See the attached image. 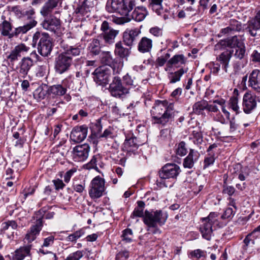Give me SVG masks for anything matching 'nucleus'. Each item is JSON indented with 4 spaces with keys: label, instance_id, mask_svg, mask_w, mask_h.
Wrapping results in <instances>:
<instances>
[{
    "label": "nucleus",
    "instance_id": "c85d7f7f",
    "mask_svg": "<svg viewBox=\"0 0 260 260\" xmlns=\"http://www.w3.org/2000/svg\"><path fill=\"white\" fill-rule=\"evenodd\" d=\"M212 103L214 104V105H212V112L217 111L218 110V108H220L222 109V111L226 118L229 120L230 116V112L223 107L225 100L219 96H216L212 100Z\"/></svg>",
    "mask_w": 260,
    "mask_h": 260
},
{
    "label": "nucleus",
    "instance_id": "680f3d73",
    "mask_svg": "<svg viewBox=\"0 0 260 260\" xmlns=\"http://www.w3.org/2000/svg\"><path fill=\"white\" fill-rule=\"evenodd\" d=\"M75 172V169H71L66 172L64 176V180L66 183L69 182L71 179V177Z\"/></svg>",
    "mask_w": 260,
    "mask_h": 260
},
{
    "label": "nucleus",
    "instance_id": "79ce46f5",
    "mask_svg": "<svg viewBox=\"0 0 260 260\" xmlns=\"http://www.w3.org/2000/svg\"><path fill=\"white\" fill-rule=\"evenodd\" d=\"M100 157L99 155H94L90 161L84 165V168L87 169V170H90L92 169H94L96 171H98V168H97V162L98 161L99 159H100Z\"/></svg>",
    "mask_w": 260,
    "mask_h": 260
},
{
    "label": "nucleus",
    "instance_id": "39448f33",
    "mask_svg": "<svg viewBox=\"0 0 260 260\" xmlns=\"http://www.w3.org/2000/svg\"><path fill=\"white\" fill-rule=\"evenodd\" d=\"M35 11L31 7L28 8L26 10L23 12V16L28 21V22L23 26H19L15 29L16 36L20 34H25L31 28L35 27L37 24V21L36 20Z\"/></svg>",
    "mask_w": 260,
    "mask_h": 260
},
{
    "label": "nucleus",
    "instance_id": "c756f323",
    "mask_svg": "<svg viewBox=\"0 0 260 260\" xmlns=\"http://www.w3.org/2000/svg\"><path fill=\"white\" fill-rule=\"evenodd\" d=\"M199 153L193 149H191L187 156L184 158L183 161V166L184 168L191 169L193 166L194 162L198 159Z\"/></svg>",
    "mask_w": 260,
    "mask_h": 260
},
{
    "label": "nucleus",
    "instance_id": "58836bf2",
    "mask_svg": "<svg viewBox=\"0 0 260 260\" xmlns=\"http://www.w3.org/2000/svg\"><path fill=\"white\" fill-rule=\"evenodd\" d=\"M149 6L158 15H160L162 10V0H149Z\"/></svg>",
    "mask_w": 260,
    "mask_h": 260
},
{
    "label": "nucleus",
    "instance_id": "f3484780",
    "mask_svg": "<svg viewBox=\"0 0 260 260\" xmlns=\"http://www.w3.org/2000/svg\"><path fill=\"white\" fill-rule=\"evenodd\" d=\"M87 132V128L85 126L75 127L71 133L70 138L73 141L76 143L81 142L86 138Z\"/></svg>",
    "mask_w": 260,
    "mask_h": 260
},
{
    "label": "nucleus",
    "instance_id": "a211bd4d",
    "mask_svg": "<svg viewBox=\"0 0 260 260\" xmlns=\"http://www.w3.org/2000/svg\"><path fill=\"white\" fill-rule=\"evenodd\" d=\"M140 33V30L137 28L126 29L123 34V41L124 44L128 47L133 46Z\"/></svg>",
    "mask_w": 260,
    "mask_h": 260
},
{
    "label": "nucleus",
    "instance_id": "37998d69",
    "mask_svg": "<svg viewBox=\"0 0 260 260\" xmlns=\"http://www.w3.org/2000/svg\"><path fill=\"white\" fill-rule=\"evenodd\" d=\"M231 57V51L226 50L222 53L218 57V60L225 67Z\"/></svg>",
    "mask_w": 260,
    "mask_h": 260
},
{
    "label": "nucleus",
    "instance_id": "6e6d98bb",
    "mask_svg": "<svg viewBox=\"0 0 260 260\" xmlns=\"http://www.w3.org/2000/svg\"><path fill=\"white\" fill-rule=\"evenodd\" d=\"M234 213L233 208L231 207L227 208L224 211L223 214L221 216V218L222 219H226L230 218Z\"/></svg>",
    "mask_w": 260,
    "mask_h": 260
},
{
    "label": "nucleus",
    "instance_id": "774afa93",
    "mask_svg": "<svg viewBox=\"0 0 260 260\" xmlns=\"http://www.w3.org/2000/svg\"><path fill=\"white\" fill-rule=\"evenodd\" d=\"M252 60L260 63V53L254 50L252 54Z\"/></svg>",
    "mask_w": 260,
    "mask_h": 260
},
{
    "label": "nucleus",
    "instance_id": "aec40b11",
    "mask_svg": "<svg viewBox=\"0 0 260 260\" xmlns=\"http://www.w3.org/2000/svg\"><path fill=\"white\" fill-rule=\"evenodd\" d=\"M59 3H61V0H47L40 9V14L44 17H48L52 14Z\"/></svg>",
    "mask_w": 260,
    "mask_h": 260
},
{
    "label": "nucleus",
    "instance_id": "8fccbe9b",
    "mask_svg": "<svg viewBox=\"0 0 260 260\" xmlns=\"http://www.w3.org/2000/svg\"><path fill=\"white\" fill-rule=\"evenodd\" d=\"M187 150L184 142L182 141L178 144L176 149V153L177 155L182 156L186 155Z\"/></svg>",
    "mask_w": 260,
    "mask_h": 260
},
{
    "label": "nucleus",
    "instance_id": "7ed1b4c3",
    "mask_svg": "<svg viewBox=\"0 0 260 260\" xmlns=\"http://www.w3.org/2000/svg\"><path fill=\"white\" fill-rule=\"evenodd\" d=\"M135 5V0H112L110 4H107L106 9L110 13L117 12L127 16Z\"/></svg>",
    "mask_w": 260,
    "mask_h": 260
},
{
    "label": "nucleus",
    "instance_id": "49530a36",
    "mask_svg": "<svg viewBox=\"0 0 260 260\" xmlns=\"http://www.w3.org/2000/svg\"><path fill=\"white\" fill-rule=\"evenodd\" d=\"M133 238V231L130 229H126L122 232V241L125 243H130L132 241Z\"/></svg>",
    "mask_w": 260,
    "mask_h": 260
},
{
    "label": "nucleus",
    "instance_id": "6ab92c4d",
    "mask_svg": "<svg viewBox=\"0 0 260 260\" xmlns=\"http://www.w3.org/2000/svg\"><path fill=\"white\" fill-rule=\"evenodd\" d=\"M49 17L45 19L41 23V25L45 29L50 31H55L60 25V20L53 15H50Z\"/></svg>",
    "mask_w": 260,
    "mask_h": 260
},
{
    "label": "nucleus",
    "instance_id": "0eeeda50",
    "mask_svg": "<svg viewBox=\"0 0 260 260\" xmlns=\"http://www.w3.org/2000/svg\"><path fill=\"white\" fill-rule=\"evenodd\" d=\"M72 63V58L64 52L59 54L55 58V69L61 74L68 71Z\"/></svg>",
    "mask_w": 260,
    "mask_h": 260
},
{
    "label": "nucleus",
    "instance_id": "4d7b16f0",
    "mask_svg": "<svg viewBox=\"0 0 260 260\" xmlns=\"http://www.w3.org/2000/svg\"><path fill=\"white\" fill-rule=\"evenodd\" d=\"M144 214L143 212V210L140 209V208H135L134 209L131 217L132 218H134L135 217H144Z\"/></svg>",
    "mask_w": 260,
    "mask_h": 260
},
{
    "label": "nucleus",
    "instance_id": "f8f14e48",
    "mask_svg": "<svg viewBox=\"0 0 260 260\" xmlns=\"http://www.w3.org/2000/svg\"><path fill=\"white\" fill-rule=\"evenodd\" d=\"M109 91L112 96L118 98L128 93V89L122 85L120 78L118 77L113 78L110 85Z\"/></svg>",
    "mask_w": 260,
    "mask_h": 260
},
{
    "label": "nucleus",
    "instance_id": "603ef678",
    "mask_svg": "<svg viewBox=\"0 0 260 260\" xmlns=\"http://www.w3.org/2000/svg\"><path fill=\"white\" fill-rule=\"evenodd\" d=\"M192 136V139L194 144H199L202 143L203 141L202 136L200 132L193 131Z\"/></svg>",
    "mask_w": 260,
    "mask_h": 260
},
{
    "label": "nucleus",
    "instance_id": "473e14b6",
    "mask_svg": "<svg viewBox=\"0 0 260 260\" xmlns=\"http://www.w3.org/2000/svg\"><path fill=\"white\" fill-rule=\"evenodd\" d=\"M0 27L1 34L3 36H7L9 38H12L14 36H16L15 31L13 32L10 33L12 30V26L9 22L4 20L2 24L0 25Z\"/></svg>",
    "mask_w": 260,
    "mask_h": 260
},
{
    "label": "nucleus",
    "instance_id": "9b49d317",
    "mask_svg": "<svg viewBox=\"0 0 260 260\" xmlns=\"http://www.w3.org/2000/svg\"><path fill=\"white\" fill-rule=\"evenodd\" d=\"M180 172L179 167L175 164H167L165 165L159 172L160 178L163 179H174Z\"/></svg>",
    "mask_w": 260,
    "mask_h": 260
},
{
    "label": "nucleus",
    "instance_id": "393cba45",
    "mask_svg": "<svg viewBox=\"0 0 260 260\" xmlns=\"http://www.w3.org/2000/svg\"><path fill=\"white\" fill-rule=\"evenodd\" d=\"M30 250V246L21 247L15 251L12 257L8 255L6 258H8L9 260H22L25 257L29 255Z\"/></svg>",
    "mask_w": 260,
    "mask_h": 260
},
{
    "label": "nucleus",
    "instance_id": "423d86ee",
    "mask_svg": "<svg viewBox=\"0 0 260 260\" xmlns=\"http://www.w3.org/2000/svg\"><path fill=\"white\" fill-rule=\"evenodd\" d=\"M105 181L99 176L94 177L91 181L89 195L90 197L95 200L101 197L105 190Z\"/></svg>",
    "mask_w": 260,
    "mask_h": 260
},
{
    "label": "nucleus",
    "instance_id": "9d476101",
    "mask_svg": "<svg viewBox=\"0 0 260 260\" xmlns=\"http://www.w3.org/2000/svg\"><path fill=\"white\" fill-rule=\"evenodd\" d=\"M101 30L102 32L100 34L99 37L103 39L105 42L108 44L113 43L118 33V31L110 27L108 22L106 21H104L102 23Z\"/></svg>",
    "mask_w": 260,
    "mask_h": 260
},
{
    "label": "nucleus",
    "instance_id": "a19ab883",
    "mask_svg": "<svg viewBox=\"0 0 260 260\" xmlns=\"http://www.w3.org/2000/svg\"><path fill=\"white\" fill-rule=\"evenodd\" d=\"M88 49L90 52L93 54H98L100 53L101 49V46L99 40L96 39H93L89 44Z\"/></svg>",
    "mask_w": 260,
    "mask_h": 260
},
{
    "label": "nucleus",
    "instance_id": "f03ea898",
    "mask_svg": "<svg viewBox=\"0 0 260 260\" xmlns=\"http://www.w3.org/2000/svg\"><path fill=\"white\" fill-rule=\"evenodd\" d=\"M39 40L38 47L39 52L42 56H48L50 53L52 48V44L49 35L46 32H36L32 37V45L34 47L36 46Z\"/></svg>",
    "mask_w": 260,
    "mask_h": 260
},
{
    "label": "nucleus",
    "instance_id": "5701e85b",
    "mask_svg": "<svg viewBox=\"0 0 260 260\" xmlns=\"http://www.w3.org/2000/svg\"><path fill=\"white\" fill-rule=\"evenodd\" d=\"M152 47L153 41L152 39L147 37H143L138 43V50L142 53H147L151 51Z\"/></svg>",
    "mask_w": 260,
    "mask_h": 260
},
{
    "label": "nucleus",
    "instance_id": "de8ad7c7",
    "mask_svg": "<svg viewBox=\"0 0 260 260\" xmlns=\"http://www.w3.org/2000/svg\"><path fill=\"white\" fill-rule=\"evenodd\" d=\"M47 90L43 89V87L39 86L34 92V96L38 100L44 99L47 94Z\"/></svg>",
    "mask_w": 260,
    "mask_h": 260
},
{
    "label": "nucleus",
    "instance_id": "052dcab7",
    "mask_svg": "<svg viewBox=\"0 0 260 260\" xmlns=\"http://www.w3.org/2000/svg\"><path fill=\"white\" fill-rule=\"evenodd\" d=\"M85 188V183L75 184L73 185L74 190L79 193H82L84 190Z\"/></svg>",
    "mask_w": 260,
    "mask_h": 260
},
{
    "label": "nucleus",
    "instance_id": "dca6fc26",
    "mask_svg": "<svg viewBox=\"0 0 260 260\" xmlns=\"http://www.w3.org/2000/svg\"><path fill=\"white\" fill-rule=\"evenodd\" d=\"M256 96L251 93H246L243 98V110L246 113H250L256 106Z\"/></svg>",
    "mask_w": 260,
    "mask_h": 260
},
{
    "label": "nucleus",
    "instance_id": "f257e3e1",
    "mask_svg": "<svg viewBox=\"0 0 260 260\" xmlns=\"http://www.w3.org/2000/svg\"><path fill=\"white\" fill-rule=\"evenodd\" d=\"M173 104H169L166 100L157 101L151 110L154 122L165 125L173 119Z\"/></svg>",
    "mask_w": 260,
    "mask_h": 260
},
{
    "label": "nucleus",
    "instance_id": "6e6552de",
    "mask_svg": "<svg viewBox=\"0 0 260 260\" xmlns=\"http://www.w3.org/2000/svg\"><path fill=\"white\" fill-rule=\"evenodd\" d=\"M111 69L106 66L100 67L93 73L94 81L99 85H105L109 82Z\"/></svg>",
    "mask_w": 260,
    "mask_h": 260
},
{
    "label": "nucleus",
    "instance_id": "412c9836",
    "mask_svg": "<svg viewBox=\"0 0 260 260\" xmlns=\"http://www.w3.org/2000/svg\"><path fill=\"white\" fill-rule=\"evenodd\" d=\"M33 65L34 60L30 57H23L19 63L18 74L23 78H25Z\"/></svg>",
    "mask_w": 260,
    "mask_h": 260
},
{
    "label": "nucleus",
    "instance_id": "3c124183",
    "mask_svg": "<svg viewBox=\"0 0 260 260\" xmlns=\"http://www.w3.org/2000/svg\"><path fill=\"white\" fill-rule=\"evenodd\" d=\"M81 49L79 47L70 46L64 52L69 56L72 54L73 56H75L79 55L81 53Z\"/></svg>",
    "mask_w": 260,
    "mask_h": 260
},
{
    "label": "nucleus",
    "instance_id": "09e8293b",
    "mask_svg": "<svg viewBox=\"0 0 260 260\" xmlns=\"http://www.w3.org/2000/svg\"><path fill=\"white\" fill-rule=\"evenodd\" d=\"M84 235V232L83 230H79L74 233L69 235L67 237V240L71 242H76V240Z\"/></svg>",
    "mask_w": 260,
    "mask_h": 260
},
{
    "label": "nucleus",
    "instance_id": "20e7f679",
    "mask_svg": "<svg viewBox=\"0 0 260 260\" xmlns=\"http://www.w3.org/2000/svg\"><path fill=\"white\" fill-rule=\"evenodd\" d=\"M167 219L166 214H164L160 210L149 212L145 211L143 217L144 223L148 228H156L157 225L160 226L166 222Z\"/></svg>",
    "mask_w": 260,
    "mask_h": 260
},
{
    "label": "nucleus",
    "instance_id": "72a5a7b5",
    "mask_svg": "<svg viewBox=\"0 0 260 260\" xmlns=\"http://www.w3.org/2000/svg\"><path fill=\"white\" fill-rule=\"evenodd\" d=\"M115 53L121 58H124L129 55L130 50L124 48L122 42L119 41L115 44Z\"/></svg>",
    "mask_w": 260,
    "mask_h": 260
},
{
    "label": "nucleus",
    "instance_id": "13d9d810",
    "mask_svg": "<svg viewBox=\"0 0 260 260\" xmlns=\"http://www.w3.org/2000/svg\"><path fill=\"white\" fill-rule=\"evenodd\" d=\"M52 182L55 186L56 190L62 189L65 186V184L63 183V181L59 179L53 180Z\"/></svg>",
    "mask_w": 260,
    "mask_h": 260
},
{
    "label": "nucleus",
    "instance_id": "4468645a",
    "mask_svg": "<svg viewBox=\"0 0 260 260\" xmlns=\"http://www.w3.org/2000/svg\"><path fill=\"white\" fill-rule=\"evenodd\" d=\"M29 47L24 44H20L15 47L11 50L10 54L7 56V59L11 62H14L18 60V58L26 54L29 50Z\"/></svg>",
    "mask_w": 260,
    "mask_h": 260
},
{
    "label": "nucleus",
    "instance_id": "4be33fe9",
    "mask_svg": "<svg viewBox=\"0 0 260 260\" xmlns=\"http://www.w3.org/2000/svg\"><path fill=\"white\" fill-rule=\"evenodd\" d=\"M209 216L206 218H203V225L200 227V232L203 238L207 240H210L211 237V222Z\"/></svg>",
    "mask_w": 260,
    "mask_h": 260
},
{
    "label": "nucleus",
    "instance_id": "a18cd8bd",
    "mask_svg": "<svg viewBox=\"0 0 260 260\" xmlns=\"http://www.w3.org/2000/svg\"><path fill=\"white\" fill-rule=\"evenodd\" d=\"M229 107L234 111L236 114L239 112V106L238 105V100L237 97H232L229 102Z\"/></svg>",
    "mask_w": 260,
    "mask_h": 260
},
{
    "label": "nucleus",
    "instance_id": "0e129e2a",
    "mask_svg": "<svg viewBox=\"0 0 260 260\" xmlns=\"http://www.w3.org/2000/svg\"><path fill=\"white\" fill-rule=\"evenodd\" d=\"M203 255V252L200 249L195 250L190 252L191 257L199 258Z\"/></svg>",
    "mask_w": 260,
    "mask_h": 260
},
{
    "label": "nucleus",
    "instance_id": "2f4dec72",
    "mask_svg": "<svg viewBox=\"0 0 260 260\" xmlns=\"http://www.w3.org/2000/svg\"><path fill=\"white\" fill-rule=\"evenodd\" d=\"M242 27L241 24L236 20H232L230 26L222 29L223 34H232L234 31H240Z\"/></svg>",
    "mask_w": 260,
    "mask_h": 260
},
{
    "label": "nucleus",
    "instance_id": "e2e57ef3",
    "mask_svg": "<svg viewBox=\"0 0 260 260\" xmlns=\"http://www.w3.org/2000/svg\"><path fill=\"white\" fill-rule=\"evenodd\" d=\"M94 124V129L98 133L101 132L102 126L101 124V119H98L95 123H92Z\"/></svg>",
    "mask_w": 260,
    "mask_h": 260
},
{
    "label": "nucleus",
    "instance_id": "cd10ccee",
    "mask_svg": "<svg viewBox=\"0 0 260 260\" xmlns=\"http://www.w3.org/2000/svg\"><path fill=\"white\" fill-rule=\"evenodd\" d=\"M249 85L255 90L260 92V71L253 70L249 78Z\"/></svg>",
    "mask_w": 260,
    "mask_h": 260
},
{
    "label": "nucleus",
    "instance_id": "5fc2aeb1",
    "mask_svg": "<svg viewBox=\"0 0 260 260\" xmlns=\"http://www.w3.org/2000/svg\"><path fill=\"white\" fill-rule=\"evenodd\" d=\"M54 237L53 236H49L48 237L44 239L42 247H49L51 246L54 243Z\"/></svg>",
    "mask_w": 260,
    "mask_h": 260
},
{
    "label": "nucleus",
    "instance_id": "4c0bfd02",
    "mask_svg": "<svg viewBox=\"0 0 260 260\" xmlns=\"http://www.w3.org/2000/svg\"><path fill=\"white\" fill-rule=\"evenodd\" d=\"M187 72V70H184L183 69H180L178 71L174 72L171 73L169 75L170 82L171 83H175L180 80L181 77Z\"/></svg>",
    "mask_w": 260,
    "mask_h": 260
},
{
    "label": "nucleus",
    "instance_id": "bb28decb",
    "mask_svg": "<svg viewBox=\"0 0 260 260\" xmlns=\"http://www.w3.org/2000/svg\"><path fill=\"white\" fill-rule=\"evenodd\" d=\"M240 43H244L242 38L238 39L237 36H235L231 39L226 40H222L218 44L215 46V49H217L221 47H225L229 46L230 47H237L239 46Z\"/></svg>",
    "mask_w": 260,
    "mask_h": 260
},
{
    "label": "nucleus",
    "instance_id": "e433bc0d",
    "mask_svg": "<svg viewBox=\"0 0 260 260\" xmlns=\"http://www.w3.org/2000/svg\"><path fill=\"white\" fill-rule=\"evenodd\" d=\"M101 56V60L103 63L109 66V68L111 69H113V70H114L113 67V66H114V59L111 53L109 51H104L102 53Z\"/></svg>",
    "mask_w": 260,
    "mask_h": 260
},
{
    "label": "nucleus",
    "instance_id": "a878e982",
    "mask_svg": "<svg viewBox=\"0 0 260 260\" xmlns=\"http://www.w3.org/2000/svg\"><path fill=\"white\" fill-rule=\"evenodd\" d=\"M186 61V57L183 54H176L174 55L167 63L165 70H169L172 66L179 67L182 64L185 63Z\"/></svg>",
    "mask_w": 260,
    "mask_h": 260
},
{
    "label": "nucleus",
    "instance_id": "69168bd1",
    "mask_svg": "<svg viewBox=\"0 0 260 260\" xmlns=\"http://www.w3.org/2000/svg\"><path fill=\"white\" fill-rule=\"evenodd\" d=\"M223 192L227 193L229 196L232 195L235 192V188L232 186H225L223 190Z\"/></svg>",
    "mask_w": 260,
    "mask_h": 260
},
{
    "label": "nucleus",
    "instance_id": "bf43d9fd",
    "mask_svg": "<svg viewBox=\"0 0 260 260\" xmlns=\"http://www.w3.org/2000/svg\"><path fill=\"white\" fill-rule=\"evenodd\" d=\"M124 145L125 147H136L137 145L136 139L135 138H131L129 139H126L124 142Z\"/></svg>",
    "mask_w": 260,
    "mask_h": 260
},
{
    "label": "nucleus",
    "instance_id": "338daca9",
    "mask_svg": "<svg viewBox=\"0 0 260 260\" xmlns=\"http://www.w3.org/2000/svg\"><path fill=\"white\" fill-rule=\"evenodd\" d=\"M211 164V157L209 156L205 158L203 164V169L204 170L208 168L210 165Z\"/></svg>",
    "mask_w": 260,
    "mask_h": 260
},
{
    "label": "nucleus",
    "instance_id": "b1692460",
    "mask_svg": "<svg viewBox=\"0 0 260 260\" xmlns=\"http://www.w3.org/2000/svg\"><path fill=\"white\" fill-rule=\"evenodd\" d=\"M17 226L18 225L15 221L9 220L2 223L1 231L8 238L12 239L13 238V231L16 229Z\"/></svg>",
    "mask_w": 260,
    "mask_h": 260
},
{
    "label": "nucleus",
    "instance_id": "ddd939ff",
    "mask_svg": "<svg viewBox=\"0 0 260 260\" xmlns=\"http://www.w3.org/2000/svg\"><path fill=\"white\" fill-rule=\"evenodd\" d=\"M90 151V147L87 144L76 146L73 149V157L76 161H82L86 160Z\"/></svg>",
    "mask_w": 260,
    "mask_h": 260
},
{
    "label": "nucleus",
    "instance_id": "1a4fd4ad",
    "mask_svg": "<svg viewBox=\"0 0 260 260\" xmlns=\"http://www.w3.org/2000/svg\"><path fill=\"white\" fill-rule=\"evenodd\" d=\"M148 14V11L144 7H137L132 13L130 17H121L117 20V23L121 24L129 22L133 19L137 22L143 21Z\"/></svg>",
    "mask_w": 260,
    "mask_h": 260
},
{
    "label": "nucleus",
    "instance_id": "2eb2a0df",
    "mask_svg": "<svg viewBox=\"0 0 260 260\" xmlns=\"http://www.w3.org/2000/svg\"><path fill=\"white\" fill-rule=\"evenodd\" d=\"M43 226L42 219L39 218L37 219L35 223L32 225L29 230L27 232L25 235L24 240H26L28 243H30L36 238L37 235L40 233Z\"/></svg>",
    "mask_w": 260,
    "mask_h": 260
},
{
    "label": "nucleus",
    "instance_id": "7c9ffc66",
    "mask_svg": "<svg viewBox=\"0 0 260 260\" xmlns=\"http://www.w3.org/2000/svg\"><path fill=\"white\" fill-rule=\"evenodd\" d=\"M247 28L252 36H256V30L260 29V13H257L254 19L249 22Z\"/></svg>",
    "mask_w": 260,
    "mask_h": 260
},
{
    "label": "nucleus",
    "instance_id": "c9c22d12",
    "mask_svg": "<svg viewBox=\"0 0 260 260\" xmlns=\"http://www.w3.org/2000/svg\"><path fill=\"white\" fill-rule=\"evenodd\" d=\"M260 225L255 229L251 233L247 236L244 240V243L246 246L251 244H254L255 238L260 237Z\"/></svg>",
    "mask_w": 260,
    "mask_h": 260
},
{
    "label": "nucleus",
    "instance_id": "f704fd0d",
    "mask_svg": "<svg viewBox=\"0 0 260 260\" xmlns=\"http://www.w3.org/2000/svg\"><path fill=\"white\" fill-rule=\"evenodd\" d=\"M204 110L209 112L210 111V106H209L208 102L205 100L197 102L193 106V111L195 113L199 114Z\"/></svg>",
    "mask_w": 260,
    "mask_h": 260
},
{
    "label": "nucleus",
    "instance_id": "864d4df0",
    "mask_svg": "<svg viewBox=\"0 0 260 260\" xmlns=\"http://www.w3.org/2000/svg\"><path fill=\"white\" fill-rule=\"evenodd\" d=\"M149 32L155 37H158L162 35V30L158 27L155 26L149 29Z\"/></svg>",
    "mask_w": 260,
    "mask_h": 260
},
{
    "label": "nucleus",
    "instance_id": "ea45409f",
    "mask_svg": "<svg viewBox=\"0 0 260 260\" xmlns=\"http://www.w3.org/2000/svg\"><path fill=\"white\" fill-rule=\"evenodd\" d=\"M66 88L60 85H54L50 87L49 92L54 95H62L66 93Z\"/></svg>",
    "mask_w": 260,
    "mask_h": 260
},
{
    "label": "nucleus",
    "instance_id": "c03bdc74",
    "mask_svg": "<svg viewBox=\"0 0 260 260\" xmlns=\"http://www.w3.org/2000/svg\"><path fill=\"white\" fill-rule=\"evenodd\" d=\"M245 53V47L244 43H240L239 46L235 48V56L239 59L244 57Z\"/></svg>",
    "mask_w": 260,
    "mask_h": 260
}]
</instances>
